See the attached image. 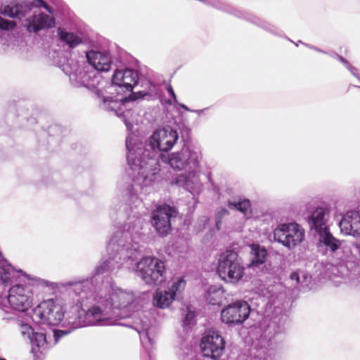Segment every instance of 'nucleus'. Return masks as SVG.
<instances>
[{
  "label": "nucleus",
  "mask_w": 360,
  "mask_h": 360,
  "mask_svg": "<svg viewBox=\"0 0 360 360\" xmlns=\"http://www.w3.org/2000/svg\"><path fill=\"white\" fill-rule=\"evenodd\" d=\"M60 285L72 288L74 292L72 301L75 304L77 314L74 320L69 321L72 325V329L53 330V345L69 335L73 329L98 324L131 327L139 334L141 342L147 352L153 348L155 343L157 329L147 316L143 313L134 315L131 325L117 322V318L126 316L122 314V311L131 307L136 302V297L133 292L111 286L108 289H101L95 293L92 278Z\"/></svg>",
  "instance_id": "obj_1"
},
{
  "label": "nucleus",
  "mask_w": 360,
  "mask_h": 360,
  "mask_svg": "<svg viewBox=\"0 0 360 360\" xmlns=\"http://www.w3.org/2000/svg\"><path fill=\"white\" fill-rule=\"evenodd\" d=\"M178 140L179 134L176 129L170 127L157 129L148 139L150 153L142 143L134 146L132 138L130 136L127 137V161L129 167L138 172L135 178L137 184L147 187L160 177L159 155L170 151Z\"/></svg>",
  "instance_id": "obj_2"
},
{
  "label": "nucleus",
  "mask_w": 360,
  "mask_h": 360,
  "mask_svg": "<svg viewBox=\"0 0 360 360\" xmlns=\"http://www.w3.org/2000/svg\"><path fill=\"white\" fill-rule=\"evenodd\" d=\"M141 227L142 219L140 217H128L124 226L110 237L106 248L108 259L102 261L96 267L94 276L120 268L125 262L136 256Z\"/></svg>",
  "instance_id": "obj_3"
},
{
  "label": "nucleus",
  "mask_w": 360,
  "mask_h": 360,
  "mask_svg": "<svg viewBox=\"0 0 360 360\" xmlns=\"http://www.w3.org/2000/svg\"><path fill=\"white\" fill-rule=\"evenodd\" d=\"M89 65L82 62L80 64L74 59L68 60L62 65V70L69 77L70 83L75 87H85L97 94L100 91L101 76L95 70L91 69Z\"/></svg>",
  "instance_id": "obj_4"
},
{
  "label": "nucleus",
  "mask_w": 360,
  "mask_h": 360,
  "mask_svg": "<svg viewBox=\"0 0 360 360\" xmlns=\"http://www.w3.org/2000/svg\"><path fill=\"white\" fill-rule=\"evenodd\" d=\"M136 274L146 284L158 285L166 279L165 262L156 257H143L136 264Z\"/></svg>",
  "instance_id": "obj_5"
},
{
  "label": "nucleus",
  "mask_w": 360,
  "mask_h": 360,
  "mask_svg": "<svg viewBox=\"0 0 360 360\" xmlns=\"http://www.w3.org/2000/svg\"><path fill=\"white\" fill-rule=\"evenodd\" d=\"M328 211L322 207H316L308 218V223L311 230H314L319 236V242L335 252L340 246V241L336 239L329 231L328 220Z\"/></svg>",
  "instance_id": "obj_6"
},
{
  "label": "nucleus",
  "mask_w": 360,
  "mask_h": 360,
  "mask_svg": "<svg viewBox=\"0 0 360 360\" xmlns=\"http://www.w3.org/2000/svg\"><path fill=\"white\" fill-rule=\"evenodd\" d=\"M65 312V304L61 299H49L32 309V320L41 324L56 326L63 319Z\"/></svg>",
  "instance_id": "obj_7"
},
{
  "label": "nucleus",
  "mask_w": 360,
  "mask_h": 360,
  "mask_svg": "<svg viewBox=\"0 0 360 360\" xmlns=\"http://www.w3.org/2000/svg\"><path fill=\"white\" fill-rule=\"evenodd\" d=\"M200 150L196 148L183 147L179 151L166 155L161 153L159 158L175 170L196 169L201 160Z\"/></svg>",
  "instance_id": "obj_8"
},
{
  "label": "nucleus",
  "mask_w": 360,
  "mask_h": 360,
  "mask_svg": "<svg viewBox=\"0 0 360 360\" xmlns=\"http://www.w3.org/2000/svg\"><path fill=\"white\" fill-rule=\"evenodd\" d=\"M243 271L244 268L236 251L227 250L219 255L217 273L222 280L236 283L243 277Z\"/></svg>",
  "instance_id": "obj_9"
},
{
  "label": "nucleus",
  "mask_w": 360,
  "mask_h": 360,
  "mask_svg": "<svg viewBox=\"0 0 360 360\" xmlns=\"http://www.w3.org/2000/svg\"><path fill=\"white\" fill-rule=\"evenodd\" d=\"M274 239L288 248L293 249L304 238V230L295 222L279 224L274 231Z\"/></svg>",
  "instance_id": "obj_10"
},
{
  "label": "nucleus",
  "mask_w": 360,
  "mask_h": 360,
  "mask_svg": "<svg viewBox=\"0 0 360 360\" xmlns=\"http://www.w3.org/2000/svg\"><path fill=\"white\" fill-rule=\"evenodd\" d=\"M200 346L204 356L216 360L222 356L226 342L219 332L209 330L204 333Z\"/></svg>",
  "instance_id": "obj_11"
},
{
  "label": "nucleus",
  "mask_w": 360,
  "mask_h": 360,
  "mask_svg": "<svg viewBox=\"0 0 360 360\" xmlns=\"http://www.w3.org/2000/svg\"><path fill=\"white\" fill-rule=\"evenodd\" d=\"M15 325L22 338L30 341L33 353L42 352L51 346L45 333L35 332L29 324L20 320L16 321Z\"/></svg>",
  "instance_id": "obj_12"
},
{
  "label": "nucleus",
  "mask_w": 360,
  "mask_h": 360,
  "mask_svg": "<svg viewBox=\"0 0 360 360\" xmlns=\"http://www.w3.org/2000/svg\"><path fill=\"white\" fill-rule=\"evenodd\" d=\"M33 300L31 290L26 286L15 285L10 288L7 302L11 308L18 311H26L30 308Z\"/></svg>",
  "instance_id": "obj_13"
},
{
  "label": "nucleus",
  "mask_w": 360,
  "mask_h": 360,
  "mask_svg": "<svg viewBox=\"0 0 360 360\" xmlns=\"http://www.w3.org/2000/svg\"><path fill=\"white\" fill-rule=\"evenodd\" d=\"M250 308L247 302L238 300L229 304L221 312L222 322L229 325L243 323L248 317Z\"/></svg>",
  "instance_id": "obj_14"
},
{
  "label": "nucleus",
  "mask_w": 360,
  "mask_h": 360,
  "mask_svg": "<svg viewBox=\"0 0 360 360\" xmlns=\"http://www.w3.org/2000/svg\"><path fill=\"white\" fill-rule=\"evenodd\" d=\"M176 215L174 207L167 205H158L151 214L152 226L160 235L165 236L171 229V219Z\"/></svg>",
  "instance_id": "obj_15"
},
{
  "label": "nucleus",
  "mask_w": 360,
  "mask_h": 360,
  "mask_svg": "<svg viewBox=\"0 0 360 360\" xmlns=\"http://www.w3.org/2000/svg\"><path fill=\"white\" fill-rule=\"evenodd\" d=\"M96 95L98 98H102L105 108L107 110L114 112L117 116H122L128 131H132L133 125L127 119L129 113L127 110L133 105L134 101L127 97L116 99L112 97H106L101 90L97 91Z\"/></svg>",
  "instance_id": "obj_16"
},
{
  "label": "nucleus",
  "mask_w": 360,
  "mask_h": 360,
  "mask_svg": "<svg viewBox=\"0 0 360 360\" xmlns=\"http://www.w3.org/2000/svg\"><path fill=\"white\" fill-rule=\"evenodd\" d=\"M32 7L44 8L50 13H52L51 8L43 0H33L31 3L11 1L3 6L1 9V14L11 18L21 19L27 15L31 11Z\"/></svg>",
  "instance_id": "obj_17"
},
{
  "label": "nucleus",
  "mask_w": 360,
  "mask_h": 360,
  "mask_svg": "<svg viewBox=\"0 0 360 360\" xmlns=\"http://www.w3.org/2000/svg\"><path fill=\"white\" fill-rule=\"evenodd\" d=\"M174 184L193 195H198L202 190L200 175L195 169H188L187 173L178 175L174 179Z\"/></svg>",
  "instance_id": "obj_18"
},
{
  "label": "nucleus",
  "mask_w": 360,
  "mask_h": 360,
  "mask_svg": "<svg viewBox=\"0 0 360 360\" xmlns=\"http://www.w3.org/2000/svg\"><path fill=\"white\" fill-rule=\"evenodd\" d=\"M138 72L131 69L117 70L112 79V84L124 91H131L137 84Z\"/></svg>",
  "instance_id": "obj_19"
},
{
  "label": "nucleus",
  "mask_w": 360,
  "mask_h": 360,
  "mask_svg": "<svg viewBox=\"0 0 360 360\" xmlns=\"http://www.w3.org/2000/svg\"><path fill=\"white\" fill-rule=\"evenodd\" d=\"M342 233L353 236H360V212L356 210L347 212L339 222Z\"/></svg>",
  "instance_id": "obj_20"
},
{
  "label": "nucleus",
  "mask_w": 360,
  "mask_h": 360,
  "mask_svg": "<svg viewBox=\"0 0 360 360\" xmlns=\"http://www.w3.org/2000/svg\"><path fill=\"white\" fill-rule=\"evenodd\" d=\"M54 25L55 20L52 16L44 13L34 12L32 16L27 18L25 26L28 32L37 33L39 30L52 27Z\"/></svg>",
  "instance_id": "obj_21"
},
{
  "label": "nucleus",
  "mask_w": 360,
  "mask_h": 360,
  "mask_svg": "<svg viewBox=\"0 0 360 360\" xmlns=\"http://www.w3.org/2000/svg\"><path fill=\"white\" fill-rule=\"evenodd\" d=\"M87 60L95 70L108 72L111 69L112 60L108 52L91 51L86 53Z\"/></svg>",
  "instance_id": "obj_22"
},
{
  "label": "nucleus",
  "mask_w": 360,
  "mask_h": 360,
  "mask_svg": "<svg viewBox=\"0 0 360 360\" xmlns=\"http://www.w3.org/2000/svg\"><path fill=\"white\" fill-rule=\"evenodd\" d=\"M130 169H131L132 171V173H131V175L133 176V179H134V184L131 186L128 189V195H129V197L131 200V201L134 203V202H136L139 199V200H141V198H139V192L141 193H143V194H146L150 192V190L151 188V187L153 186V185L154 184L155 182H156L157 181H158V179H160V177L156 179L154 182H153L151 184V185H150L149 186H143L142 185H140L139 184H137L136 181H135V178L136 176H137V172H135L134 171L131 167Z\"/></svg>",
  "instance_id": "obj_23"
},
{
  "label": "nucleus",
  "mask_w": 360,
  "mask_h": 360,
  "mask_svg": "<svg viewBox=\"0 0 360 360\" xmlns=\"http://www.w3.org/2000/svg\"><path fill=\"white\" fill-rule=\"evenodd\" d=\"M250 253L252 255L251 263L250 266H257L265 262L267 256L266 249L259 245L252 244L250 246Z\"/></svg>",
  "instance_id": "obj_24"
},
{
  "label": "nucleus",
  "mask_w": 360,
  "mask_h": 360,
  "mask_svg": "<svg viewBox=\"0 0 360 360\" xmlns=\"http://www.w3.org/2000/svg\"><path fill=\"white\" fill-rule=\"evenodd\" d=\"M228 207L231 210H236L243 214L247 219L252 215L251 203L248 199L239 200L238 201L229 200Z\"/></svg>",
  "instance_id": "obj_25"
},
{
  "label": "nucleus",
  "mask_w": 360,
  "mask_h": 360,
  "mask_svg": "<svg viewBox=\"0 0 360 360\" xmlns=\"http://www.w3.org/2000/svg\"><path fill=\"white\" fill-rule=\"evenodd\" d=\"M274 334L269 333L268 336L266 335H262L259 340L260 348L257 349L256 353L254 354L252 360H266L265 356L267 352V347L271 345V338L274 337Z\"/></svg>",
  "instance_id": "obj_26"
},
{
  "label": "nucleus",
  "mask_w": 360,
  "mask_h": 360,
  "mask_svg": "<svg viewBox=\"0 0 360 360\" xmlns=\"http://www.w3.org/2000/svg\"><path fill=\"white\" fill-rule=\"evenodd\" d=\"M58 34L60 41L68 45L70 48H75L82 43L81 37L62 28L58 29Z\"/></svg>",
  "instance_id": "obj_27"
},
{
  "label": "nucleus",
  "mask_w": 360,
  "mask_h": 360,
  "mask_svg": "<svg viewBox=\"0 0 360 360\" xmlns=\"http://www.w3.org/2000/svg\"><path fill=\"white\" fill-rule=\"evenodd\" d=\"M18 272L6 262L0 263V281L4 285L11 283Z\"/></svg>",
  "instance_id": "obj_28"
},
{
  "label": "nucleus",
  "mask_w": 360,
  "mask_h": 360,
  "mask_svg": "<svg viewBox=\"0 0 360 360\" xmlns=\"http://www.w3.org/2000/svg\"><path fill=\"white\" fill-rule=\"evenodd\" d=\"M174 300L172 293H169L167 290H158L154 295L153 301L157 307L166 308Z\"/></svg>",
  "instance_id": "obj_29"
},
{
  "label": "nucleus",
  "mask_w": 360,
  "mask_h": 360,
  "mask_svg": "<svg viewBox=\"0 0 360 360\" xmlns=\"http://www.w3.org/2000/svg\"><path fill=\"white\" fill-rule=\"evenodd\" d=\"M222 294L221 288L212 286L207 291L206 300L211 304H218L221 302Z\"/></svg>",
  "instance_id": "obj_30"
},
{
  "label": "nucleus",
  "mask_w": 360,
  "mask_h": 360,
  "mask_svg": "<svg viewBox=\"0 0 360 360\" xmlns=\"http://www.w3.org/2000/svg\"><path fill=\"white\" fill-rule=\"evenodd\" d=\"M184 287V280L182 278H175L172 280V284L167 291L169 292V293H172L173 298L175 299V297L177 295V294L181 292Z\"/></svg>",
  "instance_id": "obj_31"
},
{
  "label": "nucleus",
  "mask_w": 360,
  "mask_h": 360,
  "mask_svg": "<svg viewBox=\"0 0 360 360\" xmlns=\"http://www.w3.org/2000/svg\"><path fill=\"white\" fill-rule=\"evenodd\" d=\"M308 276L302 271L292 272L290 276V280L294 283L292 285H303L304 283H307L308 280Z\"/></svg>",
  "instance_id": "obj_32"
},
{
  "label": "nucleus",
  "mask_w": 360,
  "mask_h": 360,
  "mask_svg": "<svg viewBox=\"0 0 360 360\" xmlns=\"http://www.w3.org/2000/svg\"><path fill=\"white\" fill-rule=\"evenodd\" d=\"M16 27V22L13 20L4 18L0 15V32L12 31Z\"/></svg>",
  "instance_id": "obj_33"
},
{
  "label": "nucleus",
  "mask_w": 360,
  "mask_h": 360,
  "mask_svg": "<svg viewBox=\"0 0 360 360\" xmlns=\"http://www.w3.org/2000/svg\"><path fill=\"white\" fill-rule=\"evenodd\" d=\"M29 279L30 280H32L34 283L38 285H41V286H46V287H51V288H55L57 284L55 283H52V282H50V281H46L44 279H42V278H38V277H30L29 276Z\"/></svg>",
  "instance_id": "obj_34"
},
{
  "label": "nucleus",
  "mask_w": 360,
  "mask_h": 360,
  "mask_svg": "<svg viewBox=\"0 0 360 360\" xmlns=\"http://www.w3.org/2000/svg\"><path fill=\"white\" fill-rule=\"evenodd\" d=\"M229 212L225 208H220L216 213V226L219 230L220 229V224L224 217L229 215Z\"/></svg>",
  "instance_id": "obj_35"
},
{
  "label": "nucleus",
  "mask_w": 360,
  "mask_h": 360,
  "mask_svg": "<svg viewBox=\"0 0 360 360\" xmlns=\"http://www.w3.org/2000/svg\"><path fill=\"white\" fill-rule=\"evenodd\" d=\"M195 317V314L188 307L186 309V313L184 316L183 323L185 326H189L193 323Z\"/></svg>",
  "instance_id": "obj_36"
},
{
  "label": "nucleus",
  "mask_w": 360,
  "mask_h": 360,
  "mask_svg": "<svg viewBox=\"0 0 360 360\" xmlns=\"http://www.w3.org/2000/svg\"><path fill=\"white\" fill-rule=\"evenodd\" d=\"M178 105L182 109H184V110H185L186 111H190V112H195V113H196L198 115H202L204 113V112L207 110V108H204V109H200V110H191V109H190L189 108H188L186 105H184L183 103H178Z\"/></svg>",
  "instance_id": "obj_37"
},
{
  "label": "nucleus",
  "mask_w": 360,
  "mask_h": 360,
  "mask_svg": "<svg viewBox=\"0 0 360 360\" xmlns=\"http://www.w3.org/2000/svg\"><path fill=\"white\" fill-rule=\"evenodd\" d=\"M167 91L169 94V95L172 97V98L174 100V103H177L176 96V94H175L172 87L171 86H169L167 88Z\"/></svg>",
  "instance_id": "obj_38"
},
{
  "label": "nucleus",
  "mask_w": 360,
  "mask_h": 360,
  "mask_svg": "<svg viewBox=\"0 0 360 360\" xmlns=\"http://www.w3.org/2000/svg\"><path fill=\"white\" fill-rule=\"evenodd\" d=\"M185 360H204V358L201 356H196L193 354H190Z\"/></svg>",
  "instance_id": "obj_39"
},
{
  "label": "nucleus",
  "mask_w": 360,
  "mask_h": 360,
  "mask_svg": "<svg viewBox=\"0 0 360 360\" xmlns=\"http://www.w3.org/2000/svg\"><path fill=\"white\" fill-rule=\"evenodd\" d=\"M305 46H306L307 47H308V48H309V49H313V50H315V51H319V52H321V53H326V52H325V51H323L321 50L320 49H319V48H317V47H316V46H311V45H309V44H305Z\"/></svg>",
  "instance_id": "obj_40"
},
{
  "label": "nucleus",
  "mask_w": 360,
  "mask_h": 360,
  "mask_svg": "<svg viewBox=\"0 0 360 360\" xmlns=\"http://www.w3.org/2000/svg\"><path fill=\"white\" fill-rule=\"evenodd\" d=\"M338 58L342 63H343L346 66V68H347V65H349L348 62L343 57L338 56Z\"/></svg>",
  "instance_id": "obj_41"
},
{
  "label": "nucleus",
  "mask_w": 360,
  "mask_h": 360,
  "mask_svg": "<svg viewBox=\"0 0 360 360\" xmlns=\"http://www.w3.org/2000/svg\"><path fill=\"white\" fill-rule=\"evenodd\" d=\"M268 30L271 32H274V27L271 26V27H269Z\"/></svg>",
  "instance_id": "obj_42"
}]
</instances>
